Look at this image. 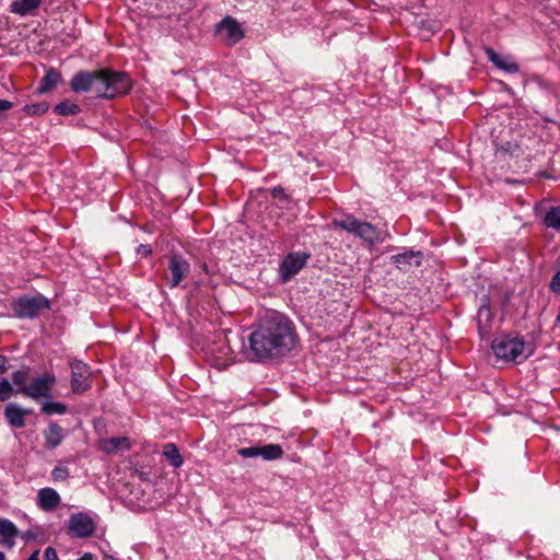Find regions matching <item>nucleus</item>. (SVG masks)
<instances>
[{
	"mask_svg": "<svg viewBox=\"0 0 560 560\" xmlns=\"http://www.w3.org/2000/svg\"><path fill=\"white\" fill-rule=\"evenodd\" d=\"M137 253L141 256L148 257L152 253V248L150 245L141 244L137 247Z\"/></svg>",
	"mask_w": 560,
	"mask_h": 560,
	"instance_id": "c9c22d12",
	"label": "nucleus"
},
{
	"mask_svg": "<svg viewBox=\"0 0 560 560\" xmlns=\"http://www.w3.org/2000/svg\"><path fill=\"white\" fill-rule=\"evenodd\" d=\"M163 455L174 468L183 465V458L177 446L174 443H167L163 448Z\"/></svg>",
	"mask_w": 560,
	"mask_h": 560,
	"instance_id": "b1692460",
	"label": "nucleus"
},
{
	"mask_svg": "<svg viewBox=\"0 0 560 560\" xmlns=\"http://www.w3.org/2000/svg\"><path fill=\"white\" fill-rule=\"evenodd\" d=\"M491 348L495 358L505 362L521 363L533 353V347L517 336L497 338L492 341Z\"/></svg>",
	"mask_w": 560,
	"mask_h": 560,
	"instance_id": "f03ea898",
	"label": "nucleus"
},
{
	"mask_svg": "<svg viewBox=\"0 0 560 560\" xmlns=\"http://www.w3.org/2000/svg\"><path fill=\"white\" fill-rule=\"evenodd\" d=\"M42 0H14L11 3V11L21 16L32 13L39 7Z\"/></svg>",
	"mask_w": 560,
	"mask_h": 560,
	"instance_id": "412c9836",
	"label": "nucleus"
},
{
	"mask_svg": "<svg viewBox=\"0 0 560 560\" xmlns=\"http://www.w3.org/2000/svg\"><path fill=\"white\" fill-rule=\"evenodd\" d=\"M13 394V388L8 380H2L0 382V401H5L11 398Z\"/></svg>",
	"mask_w": 560,
	"mask_h": 560,
	"instance_id": "c756f323",
	"label": "nucleus"
},
{
	"mask_svg": "<svg viewBox=\"0 0 560 560\" xmlns=\"http://www.w3.org/2000/svg\"><path fill=\"white\" fill-rule=\"evenodd\" d=\"M49 108L48 103L39 102L34 104H27L24 106L23 110L28 115L39 116L45 114Z\"/></svg>",
	"mask_w": 560,
	"mask_h": 560,
	"instance_id": "c85d7f7f",
	"label": "nucleus"
},
{
	"mask_svg": "<svg viewBox=\"0 0 560 560\" xmlns=\"http://www.w3.org/2000/svg\"><path fill=\"white\" fill-rule=\"evenodd\" d=\"M45 444L48 448H56L65 439V430L56 422H51L44 432Z\"/></svg>",
	"mask_w": 560,
	"mask_h": 560,
	"instance_id": "dca6fc26",
	"label": "nucleus"
},
{
	"mask_svg": "<svg viewBox=\"0 0 560 560\" xmlns=\"http://www.w3.org/2000/svg\"><path fill=\"white\" fill-rule=\"evenodd\" d=\"M104 560H116L113 556L106 555Z\"/></svg>",
	"mask_w": 560,
	"mask_h": 560,
	"instance_id": "37998d69",
	"label": "nucleus"
},
{
	"mask_svg": "<svg viewBox=\"0 0 560 560\" xmlns=\"http://www.w3.org/2000/svg\"><path fill=\"white\" fill-rule=\"evenodd\" d=\"M310 255L304 252L289 254L280 266V272L284 281L296 275L305 265Z\"/></svg>",
	"mask_w": 560,
	"mask_h": 560,
	"instance_id": "6e6552de",
	"label": "nucleus"
},
{
	"mask_svg": "<svg viewBox=\"0 0 560 560\" xmlns=\"http://www.w3.org/2000/svg\"><path fill=\"white\" fill-rule=\"evenodd\" d=\"M49 308L48 299L40 294L22 296L13 303V311L19 318H35Z\"/></svg>",
	"mask_w": 560,
	"mask_h": 560,
	"instance_id": "20e7f679",
	"label": "nucleus"
},
{
	"mask_svg": "<svg viewBox=\"0 0 560 560\" xmlns=\"http://www.w3.org/2000/svg\"><path fill=\"white\" fill-rule=\"evenodd\" d=\"M31 412L32 410L23 409L16 404H9L4 409V417L11 427L21 429L25 427V416Z\"/></svg>",
	"mask_w": 560,
	"mask_h": 560,
	"instance_id": "2eb2a0df",
	"label": "nucleus"
},
{
	"mask_svg": "<svg viewBox=\"0 0 560 560\" xmlns=\"http://www.w3.org/2000/svg\"><path fill=\"white\" fill-rule=\"evenodd\" d=\"M13 383L19 387L20 389L22 386L27 385L26 383V372L24 371H16L12 375Z\"/></svg>",
	"mask_w": 560,
	"mask_h": 560,
	"instance_id": "473e14b6",
	"label": "nucleus"
},
{
	"mask_svg": "<svg viewBox=\"0 0 560 560\" xmlns=\"http://www.w3.org/2000/svg\"><path fill=\"white\" fill-rule=\"evenodd\" d=\"M39 556V550H35L30 557L27 560H39L38 558Z\"/></svg>",
	"mask_w": 560,
	"mask_h": 560,
	"instance_id": "a19ab883",
	"label": "nucleus"
},
{
	"mask_svg": "<svg viewBox=\"0 0 560 560\" xmlns=\"http://www.w3.org/2000/svg\"><path fill=\"white\" fill-rule=\"evenodd\" d=\"M69 469L63 466H57L51 471V477L54 481H63L69 477Z\"/></svg>",
	"mask_w": 560,
	"mask_h": 560,
	"instance_id": "7c9ffc66",
	"label": "nucleus"
},
{
	"mask_svg": "<svg viewBox=\"0 0 560 560\" xmlns=\"http://www.w3.org/2000/svg\"><path fill=\"white\" fill-rule=\"evenodd\" d=\"M60 80L61 74L56 69L50 68L40 80L37 92L39 94H44L51 91L60 82Z\"/></svg>",
	"mask_w": 560,
	"mask_h": 560,
	"instance_id": "aec40b11",
	"label": "nucleus"
},
{
	"mask_svg": "<svg viewBox=\"0 0 560 560\" xmlns=\"http://www.w3.org/2000/svg\"><path fill=\"white\" fill-rule=\"evenodd\" d=\"M44 560H59L56 549L47 547L44 552Z\"/></svg>",
	"mask_w": 560,
	"mask_h": 560,
	"instance_id": "f704fd0d",
	"label": "nucleus"
},
{
	"mask_svg": "<svg viewBox=\"0 0 560 560\" xmlns=\"http://www.w3.org/2000/svg\"><path fill=\"white\" fill-rule=\"evenodd\" d=\"M259 454L265 460H273L282 457L283 450L279 444H267L259 446Z\"/></svg>",
	"mask_w": 560,
	"mask_h": 560,
	"instance_id": "393cba45",
	"label": "nucleus"
},
{
	"mask_svg": "<svg viewBox=\"0 0 560 560\" xmlns=\"http://www.w3.org/2000/svg\"><path fill=\"white\" fill-rule=\"evenodd\" d=\"M55 383V375L46 372L33 378L27 385L16 389V393L24 394L35 400H38L39 398H50Z\"/></svg>",
	"mask_w": 560,
	"mask_h": 560,
	"instance_id": "39448f33",
	"label": "nucleus"
},
{
	"mask_svg": "<svg viewBox=\"0 0 560 560\" xmlns=\"http://www.w3.org/2000/svg\"><path fill=\"white\" fill-rule=\"evenodd\" d=\"M488 59L500 70L508 73H517L520 71L518 65L510 56H501L497 54L492 48L486 49Z\"/></svg>",
	"mask_w": 560,
	"mask_h": 560,
	"instance_id": "4468645a",
	"label": "nucleus"
},
{
	"mask_svg": "<svg viewBox=\"0 0 560 560\" xmlns=\"http://www.w3.org/2000/svg\"><path fill=\"white\" fill-rule=\"evenodd\" d=\"M68 528L74 537L88 538L95 532V521L90 514L79 512L70 516Z\"/></svg>",
	"mask_w": 560,
	"mask_h": 560,
	"instance_id": "0eeeda50",
	"label": "nucleus"
},
{
	"mask_svg": "<svg viewBox=\"0 0 560 560\" xmlns=\"http://www.w3.org/2000/svg\"><path fill=\"white\" fill-rule=\"evenodd\" d=\"M190 272V264L180 255L174 254L168 258V267L164 279L170 288H176Z\"/></svg>",
	"mask_w": 560,
	"mask_h": 560,
	"instance_id": "423d86ee",
	"label": "nucleus"
},
{
	"mask_svg": "<svg viewBox=\"0 0 560 560\" xmlns=\"http://www.w3.org/2000/svg\"><path fill=\"white\" fill-rule=\"evenodd\" d=\"M13 104L10 101L0 98V112H5L12 108Z\"/></svg>",
	"mask_w": 560,
	"mask_h": 560,
	"instance_id": "4c0bfd02",
	"label": "nucleus"
},
{
	"mask_svg": "<svg viewBox=\"0 0 560 560\" xmlns=\"http://www.w3.org/2000/svg\"><path fill=\"white\" fill-rule=\"evenodd\" d=\"M93 72L80 71L73 75L70 86L74 92H89L92 88Z\"/></svg>",
	"mask_w": 560,
	"mask_h": 560,
	"instance_id": "a211bd4d",
	"label": "nucleus"
},
{
	"mask_svg": "<svg viewBox=\"0 0 560 560\" xmlns=\"http://www.w3.org/2000/svg\"><path fill=\"white\" fill-rule=\"evenodd\" d=\"M91 91L96 95L109 98L107 70L93 71Z\"/></svg>",
	"mask_w": 560,
	"mask_h": 560,
	"instance_id": "f3484780",
	"label": "nucleus"
},
{
	"mask_svg": "<svg viewBox=\"0 0 560 560\" xmlns=\"http://www.w3.org/2000/svg\"><path fill=\"white\" fill-rule=\"evenodd\" d=\"M545 224L548 228L560 229V207H553L546 213Z\"/></svg>",
	"mask_w": 560,
	"mask_h": 560,
	"instance_id": "a878e982",
	"label": "nucleus"
},
{
	"mask_svg": "<svg viewBox=\"0 0 560 560\" xmlns=\"http://www.w3.org/2000/svg\"><path fill=\"white\" fill-rule=\"evenodd\" d=\"M129 441L127 438H110L102 442V448L106 453H114L119 450L129 448Z\"/></svg>",
	"mask_w": 560,
	"mask_h": 560,
	"instance_id": "5701e85b",
	"label": "nucleus"
},
{
	"mask_svg": "<svg viewBox=\"0 0 560 560\" xmlns=\"http://www.w3.org/2000/svg\"><path fill=\"white\" fill-rule=\"evenodd\" d=\"M0 560H7L5 555L2 551H0Z\"/></svg>",
	"mask_w": 560,
	"mask_h": 560,
	"instance_id": "c03bdc74",
	"label": "nucleus"
},
{
	"mask_svg": "<svg viewBox=\"0 0 560 560\" xmlns=\"http://www.w3.org/2000/svg\"><path fill=\"white\" fill-rule=\"evenodd\" d=\"M549 287L552 292L560 294V270L552 277Z\"/></svg>",
	"mask_w": 560,
	"mask_h": 560,
	"instance_id": "72a5a7b5",
	"label": "nucleus"
},
{
	"mask_svg": "<svg viewBox=\"0 0 560 560\" xmlns=\"http://www.w3.org/2000/svg\"><path fill=\"white\" fill-rule=\"evenodd\" d=\"M19 536H21V538H22L25 542H28V541H31V540L35 539V538L37 537V534H36L34 530H32V529H27V530H25V532H23V533H20V535H19Z\"/></svg>",
	"mask_w": 560,
	"mask_h": 560,
	"instance_id": "e433bc0d",
	"label": "nucleus"
},
{
	"mask_svg": "<svg viewBox=\"0 0 560 560\" xmlns=\"http://www.w3.org/2000/svg\"><path fill=\"white\" fill-rule=\"evenodd\" d=\"M421 258V252L408 250L401 254L394 255L392 257V261L399 267L401 265H412V260L416 259L415 265L420 266Z\"/></svg>",
	"mask_w": 560,
	"mask_h": 560,
	"instance_id": "4be33fe9",
	"label": "nucleus"
},
{
	"mask_svg": "<svg viewBox=\"0 0 560 560\" xmlns=\"http://www.w3.org/2000/svg\"><path fill=\"white\" fill-rule=\"evenodd\" d=\"M55 112L59 115H75L79 113V106L69 101H65L56 105Z\"/></svg>",
	"mask_w": 560,
	"mask_h": 560,
	"instance_id": "cd10ccee",
	"label": "nucleus"
},
{
	"mask_svg": "<svg viewBox=\"0 0 560 560\" xmlns=\"http://www.w3.org/2000/svg\"><path fill=\"white\" fill-rule=\"evenodd\" d=\"M492 313L489 303H482L477 313V324L480 334H488L491 328Z\"/></svg>",
	"mask_w": 560,
	"mask_h": 560,
	"instance_id": "6ab92c4d",
	"label": "nucleus"
},
{
	"mask_svg": "<svg viewBox=\"0 0 560 560\" xmlns=\"http://www.w3.org/2000/svg\"><path fill=\"white\" fill-rule=\"evenodd\" d=\"M7 362V358L0 354V373H4L8 370Z\"/></svg>",
	"mask_w": 560,
	"mask_h": 560,
	"instance_id": "58836bf2",
	"label": "nucleus"
},
{
	"mask_svg": "<svg viewBox=\"0 0 560 560\" xmlns=\"http://www.w3.org/2000/svg\"><path fill=\"white\" fill-rule=\"evenodd\" d=\"M78 560H93V555L90 552L84 553L81 558Z\"/></svg>",
	"mask_w": 560,
	"mask_h": 560,
	"instance_id": "79ce46f5",
	"label": "nucleus"
},
{
	"mask_svg": "<svg viewBox=\"0 0 560 560\" xmlns=\"http://www.w3.org/2000/svg\"><path fill=\"white\" fill-rule=\"evenodd\" d=\"M109 98L124 95L131 89V80L126 73L107 70Z\"/></svg>",
	"mask_w": 560,
	"mask_h": 560,
	"instance_id": "9b49d317",
	"label": "nucleus"
},
{
	"mask_svg": "<svg viewBox=\"0 0 560 560\" xmlns=\"http://www.w3.org/2000/svg\"><path fill=\"white\" fill-rule=\"evenodd\" d=\"M61 502L59 493L49 487L43 488L37 493V505L45 512L54 511Z\"/></svg>",
	"mask_w": 560,
	"mask_h": 560,
	"instance_id": "ddd939ff",
	"label": "nucleus"
},
{
	"mask_svg": "<svg viewBox=\"0 0 560 560\" xmlns=\"http://www.w3.org/2000/svg\"><path fill=\"white\" fill-rule=\"evenodd\" d=\"M296 342L293 323L285 315L268 310L260 316L249 335V347L255 359L279 358L288 354Z\"/></svg>",
	"mask_w": 560,
	"mask_h": 560,
	"instance_id": "f257e3e1",
	"label": "nucleus"
},
{
	"mask_svg": "<svg viewBox=\"0 0 560 560\" xmlns=\"http://www.w3.org/2000/svg\"><path fill=\"white\" fill-rule=\"evenodd\" d=\"M217 32L229 45H235L244 36L240 23L230 16L222 20V22L218 25Z\"/></svg>",
	"mask_w": 560,
	"mask_h": 560,
	"instance_id": "9d476101",
	"label": "nucleus"
},
{
	"mask_svg": "<svg viewBox=\"0 0 560 560\" xmlns=\"http://www.w3.org/2000/svg\"><path fill=\"white\" fill-rule=\"evenodd\" d=\"M238 455L243 458H252L260 456L259 446L242 447L238 450Z\"/></svg>",
	"mask_w": 560,
	"mask_h": 560,
	"instance_id": "2f4dec72",
	"label": "nucleus"
},
{
	"mask_svg": "<svg viewBox=\"0 0 560 560\" xmlns=\"http://www.w3.org/2000/svg\"><path fill=\"white\" fill-rule=\"evenodd\" d=\"M19 535L20 530L12 521L0 517V546L13 549Z\"/></svg>",
	"mask_w": 560,
	"mask_h": 560,
	"instance_id": "f8f14e48",
	"label": "nucleus"
},
{
	"mask_svg": "<svg viewBox=\"0 0 560 560\" xmlns=\"http://www.w3.org/2000/svg\"><path fill=\"white\" fill-rule=\"evenodd\" d=\"M42 412L45 415H65L67 412V407L61 402L47 401L43 404Z\"/></svg>",
	"mask_w": 560,
	"mask_h": 560,
	"instance_id": "bb28decb",
	"label": "nucleus"
},
{
	"mask_svg": "<svg viewBox=\"0 0 560 560\" xmlns=\"http://www.w3.org/2000/svg\"><path fill=\"white\" fill-rule=\"evenodd\" d=\"M332 226L354 234L370 245L383 242L381 231L370 222L361 221L352 214H345L340 219H334Z\"/></svg>",
	"mask_w": 560,
	"mask_h": 560,
	"instance_id": "7ed1b4c3",
	"label": "nucleus"
},
{
	"mask_svg": "<svg viewBox=\"0 0 560 560\" xmlns=\"http://www.w3.org/2000/svg\"><path fill=\"white\" fill-rule=\"evenodd\" d=\"M271 194H272V196H273V197H279V196H281V197H285L284 191H283V188H282V187H280V186L275 187V188L272 189Z\"/></svg>",
	"mask_w": 560,
	"mask_h": 560,
	"instance_id": "ea45409f",
	"label": "nucleus"
},
{
	"mask_svg": "<svg viewBox=\"0 0 560 560\" xmlns=\"http://www.w3.org/2000/svg\"><path fill=\"white\" fill-rule=\"evenodd\" d=\"M71 388L73 393H83L90 387V368L81 361L71 363Z\"/></svg>",
	"mask_w": 560,
	"mask_h": 560,
	"instance_id": "1a4fd4ad",
	"label": "nucleus"
}]
</instances>
